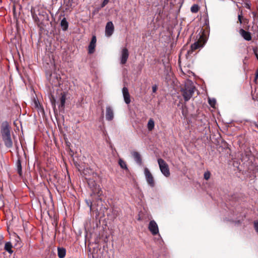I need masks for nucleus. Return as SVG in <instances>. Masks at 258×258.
I'll use <instances>...</instances> for the list:
<instances>
[{
    "mask_svg": "<svg viewBox=\"0 0 258 258\" xmlns=\"http://www.w3.org/2000/svg\"><path fill=\"white\" fill-rule=\"evenodd\" d=\"M202 46L200 45L199 42H196L191 45V51H192L195 50L197 49Z\"/></svg>",
    "mask_w": 258,
    "mask_h": 258,
    "instance_id": "nucleus-21",
    "label": "nucleus"
},
{
    "mask_svg": "<svg viewBox=\"0 0 258 258\" xmlns=\"http://www.w3.org/2000/svg\"><path fill=\"white\" fill-rule=\"evenodd\" d=\"M157 86H156V85L153 86L152 87V91H153V92H154V93L156 92V91H157Z\"/></svg>",
    "mask_w": 258,
    "mask_h": 258,
    "instance_id": "nucleus-33",
    "label": "nucleus"
},
{
    "mask_svg": "<svg viewBox=\"0 0 258 258\" xmlns=\"http://www.w3.org/2000/svg\"><path fill=\"white\" fill-rule=\"evenodd\" d=\"M33 103H34V106L36 108H37V109H40L41 108L40 104L38 100L34 99V101H33Z\"/></svg>",
    "mask_w": 258,
    "mask_h": 258,
    "instance_id": "nucleus-23",
    "label": "nucleus"
},
{
    "mask_svg": "<svg viewBox=\"0 0 258 258\" xmlns=\"http://www.w3.org/2000/svg\"><path fill=\"white\" fill-rule=\"evenodd\" d=\"M58 251V256L59 258H63L64 257L66 254V250L65 248L62 247H58L57 248Z\"/></svg>",
    "mask_w": 258,
    "mask_h": 258,
    "instance_id": "nucleus-15",
    "label": "nucleus"
},
{
    "mask_svg": "<svg viewBox=\"0 0 258 258\" xmlns=\"http://www.w3.org/2000/svg\"><path fill=\"white\" fill-rule=\"evenodd\" d=\"M211 174L210 172L207 171L204 173V178L206 180H208L210 177Z\"/></svg>",
    "mask_w": 258,
    "mask_h": 258,
    "instance_id": "nucleus-25",
    "label": "nucleus"
},
{
    "mask_svg": "<svg viewBox=\"0 0 258 258\" xmlns=\"http://www.w3.org/2000/svg\"><path fill=\"white\" fill-rule=\"evenodd\" d=\"M155 123L153 119L151 118L149 120L147 127L149 131H151L154 128Z\"/></svg>",
    "mask_w": 258,
    "mask_h": 258,
    "instance_id": "nucleus-16",
    "label": "nucleus"
},
{
    "mask_svg": "<svg viewBox=\"0 0 258 258\" xmlns=\"http://www.w3.org/2000/svg\"><path fill=\"white\" fill-rule=\"evenodd\" d=\"M86 202H87L88 206L90 207V210H91V208H92V202L91 201H86Z\"/></svg>",
    "mask_w": 258,
    "mask_h": 258,
    "instance_id": "nucleus-32",
    "label": "nucleus"
},
{
    "mask_svg": "<svg viewBox=\"0 0 258 258\" xmlns=\"http://www.w3.org/2000/svg\"><path fill=\"white\" fill-rule=\"evenodd\" d=\"M92 43H94L96 44V38L95 36H93L92 38L91 41L90 42Z\"/></svg>",
    "mask_w": 258,
    "mask_h": 258,
    "instance_id": "nucleus-31",
    "label": "nucleus"
},
{
    "mask_svg": "<svg viewBox=\"0 0 258 258\" xmlns=\"http://www.w3.org/2000/svg\"><path fill=\"white\" fill-rule=\"evenodd\" d=\"M51 102H52V104L54 103L55 99H54V98H52V99L51 100Z\"/></svg>",
    "mask_w": 258,
    "mask_h": 258,
    "instance_id": "nucleus-36",
    "label": "nucleus"
},
{
    "mask_svg": "<svg viewBox=\"0 0 258 258\" xmlns=\"http://www.w3.org/2000/svg\"><path fill=\"white\" fill-rule=\"evenodd\" d=\"M5 145L8 148H12L13 146V141L11 138V135L8 136H6L2 138Z\"/></svg>",
    "mask_w": 258,
    "mask_h": 258,
    "instance_id": "nucleus-11",
    "label": "nucleus"
},
{
    "mask_svg": "<svg viewBox=\"0 0 258 258\" xmlns=\"http://www.w3.org/2000/svg\"><path fill=\"white\" fill-rule=\"evenodd\" d=\"M158 163L162 173L166 177H169L170 173L168 164L161 158L158 159Z\"/></svg>",
    "mask_w": 258,
    "mask_h": 258,
    "instance_id": "nucleus-2",
    "label": "nucleus"
},
{
    "mask_svg": "<svg viewBox=\"0 0 258 258\" xmlns=\"http://www.w3.org/2000/svg\"><path fill=\"white\" fill-rule=\"evenodd\" d=\"M148 229L151 233L155 235L159 233V229L157 224L154 220H151L148 226Z\"/></svg>",
    "mask_w": 258,
    "mask_h": 258,
    "instance_id": "nucleus-6",
    "label": "nucleus"
},
{
    "mask_svg": "<svg viewBox=\"0 0 258 258\" xmlns=\"http://www.w3.org/2000/svg\"><path fill=\"white\" fill-rule=\"evenodd\" d=\"M199 9V6L197 5H194L190 8L191 12L195 13L198 12Z\"/></svg>",
    "mask_w": 258,
    "mask_h": 258,
    "instance_id": "nucleus-22",
    "label": "nucleus"
},
{
    "mask_svg": "<svg viewBox=\"0 0 258 258\" xmlns=\"http://www.w3.org/2000/svg\"><path fill=\"white\" fill-rule=\"evenodd\" d=\"M253 52L254 53L255 57H256L257 59L258 60V48H254L253 49Z\"/></svg>",
    "mask_w": 258,
    "mask_h": 258,
    "instance_id": "nucleus-27",
    "label": "nucleus"
},
{
    "mask_svg": "<svg viewBox=\"0 0 258 258\" xmlns=\"http://www.w3.org/2000/svg\"><path fill=\"white\" fill-rule=\"evenodd\" d=\"M209 103L212 107H214L216 104V100L215 99H209Z\"/></svg>",
    "mask_w": 258,
    "mask_h": 258,
    "instance_id": "nucleus-24",
    "label": "nucleus"
},
{
    "mask_svg": "<svg viewBox=\"0 0 258 258\" xmlns=\"http://www.w3.org/2000/svg\"><path fill=\"white\" fill-rule=\"evenodd\" d=\"M122 92L124 102H125L126 104H128L131 102V99L130 95L129 94L128 89L126 87H124L122 88Z\"/></svg>",
    "mask_w": 258,
    "mask_h": 258,
    "instance_id": "nucleus-10",
    "label": "nucleus"
},
{
    "mask_svg": "<svg viewBox=\"0 0 258 258\" xmlns=\"http://www.w3.org/2000/svg\"><path fill=\"white\" fill-rule=\"evenodd\" d=\"M12 245L10 242H7L5 245V249L10 253H12L13 251L12 250Z\"/></svg>",
    "mask_w": 258,
    "mask_h": 258,
    "instance_id": "nucleus-17",
    "label": "nucleus"
},
{
    "mask_svg": "<svg viewBox=\"0 0 258 258\" xmlns=\"http://www.w3.org/2000/svg\"><path fill=\"white\" fill-rule=\"evenodd\" d=\"M241 18H242V12H241L240 14H238V21L240 24L242 23Z\"/></svg>",
    "mask_w": 258,
    "mask_h": 258,
    "instance_id": "nucleus-30",
    "label": "nucleus"
},
{
    "mask_svg": "<svg viewBox=\"0 0 258 258\" xmlns=\"http://www.w3.org/2000/svg\"><path fill=\"white\" fill-rule=\"evenodd\" d=\"M118 164L121 168L127 170V167L126 163L122 159H119Z\"/></svg>",
    "mask_w": 258,
    "mask_h": 258,
    "instance_id": "nucleus-20",
    "label": "nucleus"
},
{
    "mask_svg": "<svg viewBox=\"0 0 258 258\" xmlns=\"http://www.w3.org/2000/svg\"><path fill=\"white\" fill-rule=\"evenodd\" d=\"M1 132L2 138L11 135L10 126L8 122L2 123Z\"/></svg>",
    "mask_w": 258,
    "mask_h": 258,
    "instance_id": "nucleus-5",
    "label": "nucleus"
},
{
    "mask_svg": "<svg viewBox=\"0 0 258 258\" xmlns=\"http://www.w3.org/2000/svg\"><path fill=\"white\" fill-rule=\"evenodd\" d=\"M95 47V44L90 42L88 46V53L90 54L93 53L94 52Z\"/></svg>",
    "mask_w": 258,
    "mask_h": 258,
    "instance_id": "nucleus-19",
    "label": "nucleus"
},
{
    "mask_svg": "<svg viewBox=\"0 0 258 258\" xmlns=\"http://www.w3.org/2000/svg\"><path fill=\"white\" fill-rule=\"evenodd\" d=\"M59 79L60 78L56 76V81H54V82L53 81H52V84L54 85V86H56L58 84H59Z\"/></svg>",
    "mask_w": 258,
    "mask_h": 258,
    "instance_id": "nucleus-26",
    "label": "nucleus"
},
{
    "mask_svg": "<svg viewBox=\"0 0 258 258\" xmlns=\"http://www.w3.org/2000/svg\"><path fill=\"white\" fill-rule=\"evenodd\" d=\"M60 25H61V26L62 27L63 30L66 31L67 30V29L68 28V23L65 18H63L61 21Z\"/></svg>",
    "mask_w": 258,
    "mask_h": 258,
    "instance_id": "nucleus-18",
    "label": "nucleus"
},
{
    "mask_svg": "<svg viewBox=\"0 0 258 258\" xmlns=\"http://www.w3.org/2000/svg\"><path fill=\"white\" fill-rule=\"evenodd\" d=\"M108 1L107 0H104L103 3V4H102V7L104 6L106 3L108 2Z\"/></svg>",
    "mask_w": 258,
    "mask_h": 258,
    "instance_id": "nucleus-34",
    "label": "nucleus"
},
{
    "mask_svg": "<svg viewBox=\"0 0 258 258\" xmlns=\"http://www.w3.org/2000/svg\"><path fill=\"white\" fill-rule=\"evenodd\" d=\"M144 175L148 184L151 187L155 185V182L154 177L147 167L144 168Z\"/></svg>",
    "mask_w": 258,
    "mask_h": 258,
    "instance_id": "nucleus-3",
    "label": "nucleus"
},
{
    "mask_svg": "<svg viewBox=\"0 0 258 258\" xmlns=\"http://www.w3.org/2000/svg\"><path fill=\"white\" fill-rule=\"evenodd\" d=\"M60 104L59 105V107L61 108H63L64 106L66 100V96L67 94L65 92H62L60 94Z\"/></svg>",
    "mask_w": 258,
    "mask_h": 258,
    "instance_id": "nucleus-14",
    "label": "nucleus"
},
{
    "mask_svg": "<svg viewBox=\"0 0 258 258\" xmlns=\"http://www.w3.org/2000/svg\"><path fill=\"white\" fill-rule=\"evenodd\" d=\"M52 77H55L54 75H51V79H52Z\"/></svg>",
    "mask_w": 258,
    "mask_h": 258,
    "instance_id": "nucleus-37",
    "label": "nucleus"
},
{
    "mask_svg": "<svg viewBox=\"0 0 258 258\" xmlns=\"http://www.w3.org/2000/svg\"><path fill=\"white\" fill-rule=\"evenodd\" d=\"M240 33L246 40L249 41L251 40V37L249 32L246 31L243 29H241L240 30Z\"/></svg>",
    "mask_w": 258,
    "mask_h": 258,
    "instance_id": "nucleus-13",
    "label": "nucleus"
},
{
    "mask_svg": "<svg viewBox=\"0 0 258 258\" xmlns=\"http://www.w3.org/2000/svg\"><path fill=\"white\" fill-rule=\"evenodd\" d=\"M114 117V113L113 109L110 106H108L106 107V119L110 121L113 119Z\"/></svg>",
    "mask_w": 258,
    "mask_h": 258,
    "instance_id": "nucleus-9",
    "label": "nucleus"
},
{
    "mask_svg": "<svg viewBox=\"0 0 258 258\" xmlns=\"http://www.w3.org/2000/svg\"><path fill=\"white\" fill-rule=\"evenodd\" d=\"M132 156L136 161V162L139 165H142V160L141 156L139 153L138 152L134 151L132 153Z\"/></svg>",
    "mask_w": 258,
    "mask_h": 258,
    "instance_id": "nucleus-12",
    "label": "nucleus"
},
{
    "mask_svg": "<svg viewBox=\"0 0 258 258\" xmlns=\"http://www.w3.org/2000/svg\"><path fill=\"white\" fill-rule=\"evenodd\" d=\"M129 55L128 51L127 48H123L121 52L120 63L125 64L128 59Z\"/></svg>",
    "mask_w": 258,
    "mask_h": 258,
    "instance_id": "nucleus-8",
    "label": "nucleus"
},
{
    "mask_svg": "<svg viewBox=\"0 0 258 258\" xmlns=\"http://www.w3.org/2000/svg\"><path fill=\"white\" fill-rule=\"evenodd\" d=\"M254 228L256 232L258 233V221L254 223Z\"/></svg>",
    "mask_w": 258,
    "mask_h": 258,
    "instance_id": "nucleus-29",
    "label": "nucleus"
},
{
    "mask_svg": "<svg viewBox=\"0 0 258 258\" xmlns=\"http://www.w3.org/2000/svg\"><path fill=\"white\" fill-rule=\"evenodd\" d=\"M114 27L111 21L107 23L105 26V35L107 37H110L113 33Z\"/></svg>",
    "mask_w": 258,
    "mask_h": 258,
    "instance_id": "nucleus-7",
    "label": "nucleus"
},
{
    "mask_svg": "<svg viewBox=\"0 0 258 258\" xmlns=\"http://www.w3.org/2000/svg\"><path fill=\"white\" fill-rule=\"evenodd\" d=\"M255 78L256 79L258 78V69H257V70L256 71V73H255Z\"/></svg>",
    "mask_w": 258,
    "mask_h": 258,
    "instance_id": "nucleus-35",
    "label": "nucleus"
},
{
    "mask_svg": "<svg viewBox=\"0 0 258 258\" xmlns=\"http://www.w3.org/2000/svg\"><path fill=\"white\" fill-rule=\"evenodd\" d=\"M88 185L91 188L92 192L94 195H97L98 197H100L102 194V191L100 186L97 185L94 181L89 179L88 181Z\"/></svg>",
    "mask_w": 258,
    "mask_h": 258,
    "instance_id": "nucleus-4",
    "label": "nucleus"
},
{
    "mask_svg": "<svg viewBox=\"0 0 258 258\" xmlns=\"http://www.w3.org/2000/svg\"><path fill=\"white\" fill-rule=\"evenodd\" d=\"M18 170L19 173L20 174L21 172L22 171V168H21V164H20V162L19 161H18Z\"/></svg>",
    "mask_w": 258,
    "mask_h": 258,
    "instance_id": "nucleus-28",
    "label": "nucleus"
},
{
    "mask_svg": "<svg viewBox=\"0 0 258 258\" xmlns=\"http://www.w3.org/2000/svg\"><path fill=\"white\" fill-rule=\"evenodd\" d=\"M195 87L193 83L191 81H186L184 86L180 90L185 102L188 101L191 98L195 92Z\"/></svg>",
    "mask_w": 258,
    "mask_h": 258,
    "instance_id": "nucleus-1",
    "label": "nucleus"
}]
</instances>
